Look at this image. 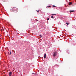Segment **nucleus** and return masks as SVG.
I'll list each match as a JSON object with an SVG mask.
<instances>
[{"mask_svg": "<svg viewBox=\"0 0 76 76\" xmlns=\"http://www.w3.org/2000/svg\"><path fill=\"white\" fill-rule=\"evenodd\" d=\"M57 52H55L53 54V56H54V57H56L57 56Z\"/></svg>", "mask_w": 76, "mask_h": 76, "instance_id": "nucleus-1", "label": "nucleus"}, {"mask_svg": "<svg viewBox=\"0 0 76 76\" xmlns=\"http://www.w3.org/2000/svg\"><path fill=\"white\" fill-rule=\"evenodd\" d=\"M12 72H10L9 73V76H12Z\"/></svg>", "mask_w": 76, "mask_h": 76, "instance_id": "nucleus-2", "label": "nucleus"}, {"mask_svg": "<svg viewBox=\"0 0 76 76\" xmlns=\"http://www.w3.org/2000/svg\"><path fill=\"white\" fill-rule=\"evenodd\" d=\"M44 58H46V54H45L44 56Z\"/></svg>", "mask_w": 76, "mask_h": 76, "instance_id": "nucleus-3", "label": "nucleus"}, {"mask_svg": "<svg viewBox=\"0 0 76 76\" xmlns=\"http://www.w3.org/2000/svg\"><path fill=\"white\" fill-rule=\"evenodd\" d=\"M75 12V11L74 10H71L70 11V12L71 13V12Z\"/></svg>", "mask_w": 76, "mask_h": 76, "instance_id": "nucleus-4", "label": "nucleus"}, {"mask_svg": "<svg viewBox=\"0 0 76 76\" xmlns=\"http://www.w3.org/2000/svg\"><path fill=\"white\" fill-rule=\"evenodd\" d=\"M72 4V2H69V5H71Z\"/></svg>", "mask_w": 76, "mask_h": 76, "instance_id": "nucleus-5", "label": "nucleus"}, {"mask_svg": "<svg viewBox=\"0 0 76 76\" xmlns=\"http://www.w3.org/2000/svg\"><path fill=\"white\" fill-rule=\"evenodd\" d=\"M51 18H52V19H54V17H53V16H51Z\"/></svg>", "mask_w": 76, "mask_h": 76, "instance_id": "nucleus-6", "label": "nucleus"}, {"mask_svg": "<svg viewBox=\"0 0 76 76\" xmlns=\"http://www.w3.org/2000/svg\"><path fill=\"white\" fill-rule=\"evenodd\" d=\"M66 24H67L68 25H69V23H66Z\"/></svg>", "mask_w": 76, "mask_h": 76, "instance_id": "nucleus-7", "label": "nucleus"}, {"mask_svg": "<svg viewBox=\"0 0 76 76\" xmlns=\"http://www.w3.org/2000/svg\"><path fill=\"white\" fill-rule=\"evenodd\" d=\"M52 15H56V14H52Z\"/></svg>", "mask_w": 76, "mask_h": 76, "instance_id": "nucleus-8", "label": "nucleus"}, {"mask_svg": "<svg viewBox=\"0 0 76 76\" xmlns=\"http://www.w3.org/2000/svg\"><path fill=\"white\" fill-rule=\"evenodd\" d=\"M51 7V6H48V7Z\"/></svg>", "mask_w": 76, "mask_h": 76, "instance_id": "nucleus-9", "label": "nucleus"}, {"mask_svg": "<svg viewBox=\"0 0 76 76\" xmlns=\"http://www.w3.org/2000/svg\"><path fill=\"white\" fill-rule=\"evenodd\" d=\"M36 11L37 12H39V10H37Z\"/></svg>", "mask_w": 76, "mask_h": 76, "instance_id": "nucleus-10", "label": "nucleus"}, {"mask_svg": "<svg viewBox=\"0 0 76 76\" xmlns=\"http://www.w3.org/2000/svg\"><path fill=\"white\" fill-rule=\"evenodd\" d=\"M32 74H34V75H37V73H33Z\"/></svg>", "mask_w": 76, "mask_h": 76, "instance_id": "nucleus-11", "label": "nucleus"}, {"mask_svg": "<svg viewBox=\"0 0 76 76\" xmlns=\"http://www.w3.org/2000/svg\"><path fill=\"white\" fill-rule=\"evenodd\" d=\"M53 7H56V6L53 5Z\"/></svg>", "mask_w": 76, "mask_h": 76, "instance_id": "nucleus-12", "label": "nucleus"}, {"mask_svg": "<svg viewBox=\"0 0 76 76\" xmlns=\"http://www.w3.org/2000/svg\"><path fill=\"white\" fill-rule=\"evenodd\" d=\"M39 36H40V37H42V36H41V35H39Z\"/></svg>", "mask_w": 76, "mask_h": 76, "instance_id": "nucleus-13", "label": "nucleus"}, {"mask_svg": "<svg viewBox=\"0 0 76 76\" xmlns=\"http://www.w3.org/2000/svg\"><path fill=\"white\" fill-rule=\"evenodd\" d=\"M11 54V52H10V55Z\"/></svg>", "mask_w": 76, "mask_h": 76, "instance_id": "nucleus-14", "label": "nucleus"}, {"mask_svg": "<svg viewBox=\"0 0 76 76\" xmlns=\"http://www.w3.org/2000/svg\"><path fill=\"white\" fill-rule=\"evenodd\" d=\"M47 20H49V18H48V19H47Z\"/></svg>", "mask_w": 76, "mask_h": 76, "instance_id": "nucleus-15", "label": "nucleus"}]
</instances>
